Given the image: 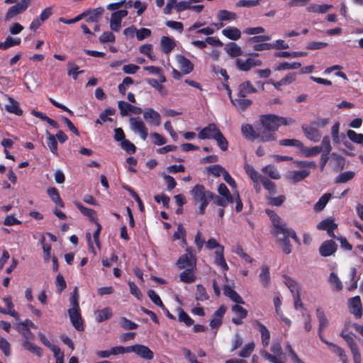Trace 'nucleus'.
Listing matches in <instances>:
<instances>
[{
  "label": "nucleus",
  "instance_id": "8fccbe9b",
  "mask_svg": "<svg viewBox=\"0 0 363 363\" xmlns=\"http://www.w3.org/2000/svg\"><path fill=\"white\" fill-rule=\"evenodd\" d=\"M301 64L300 62H293L289 63L288 62H284L277 65L274 70L280 71V70H287V69H296L301 67Z\"/></svg>",
  "mask_w": 363,
  "mask_h": 363
},
{
  "label": "nucleus",
  "instance_id": "a878e982",
  "mask_svg": "<svg viewBox=\"0 0 363 363\" xmlns=\"http://www.w3.org/2000/svg\"><path fill=\"white\" fill-rule=\"evenodd\" d=\"M310 173L307 169L292 171L289 174L288 179L293 183H297L306 178Z\"/></svg>",
  "mask_w": 363,
  "mask_h": 363
},
{
  "label": "nucleus",
  "instance_id": "4c0bfd02",
  "mask_svg": "<svg viewBox=\"0 0 363 363\" xmlns=\"http://www.w3.org/2000/svg\"><path fill=\"white\" fill-rule=\"evenodd\" d=\"M47 140L46 143L48 147H49L51 152L56 157L58 156V150H57V142L56 138L50 134L49 132H47Z\"/></svg>",
  "mask_w": 363,
  "mask_h": 363
},
{
  "label": "nucleus",
  "instance_id": "e433bc0d",
  "mask_svg": "<svg viewBox=\"0 0 363 363\" xmlns=\"http://www.w3.org/2000/svg\"><path fill=\"white\" fill-rule=\"evenodd\" d=\"M331 7V5L328 4L319 5L312 4L306 8V10L310 13H325Z\"/></svg>",
  "mask_w": 363,
  "mask_h": 363
},
{
  "label": "nucleus",
  "instance_id": "f03ea898",
  "mask_svg": "<svg viewBox=\"0 0 363 363\" xmlns=\"http://www.w3.org/2000/svg\"><path fill=\"white\" fill-rule=\"evenodd\" d=\"M277 239V242L281 247L283 252L289 255L292 251V246L290 244L289 238H291L294 242L298 245L301 244L299 238L297 237L296 232L291 229L288 228L286 224L274 235Z\"/></svg>",
  "mask_w": 363,
  "mask_h": 363
},
{
  "label": "nucleus",
  "instance_id": "0e129e2a",
  "mask_svg": "<svg viewBox=\"0 0 363 363\" xmlns=\"http://www.w3.org/2000/svg\"><path fill=\"white\" fill-rule=\"evenodd\" d=\"M134 83V80L130 77H125L118 86V91L121 94L125 95L127 87Z\"/></svg>",
  "mask_w": 363,
  "mask_h": 363
},
{
  "label": "nucleus",
  "instance_id": "aec40b11",
  "mask_svg": "<svg viewBox=\"0 0 363 363\" xmlns=\"http://www.w3.org/2000/svg\"><path fill=\"white\" fill-rule=\"evenodd\" d=\"M226 311V307L225 306H220L217 311L213 315V318L210 321V326L212 328H218L221 323L223 317Z\"/></svg>",
  "mask_w": 363,
  "mask_h": 363
},
{
  "label": "nucleus",
  "instance_id": "2f4dec72",
  "mask_svg": "<svg viewBox=\"0 0 363 363\" xmlns=\"http://www.w3.org/2000/svg\"><path fill=\"white\" fill-rule=\"evenodd\" d=\"M222 34L227 38L233 40H237L241 37L240 30L235 27H227L222 30Z\"/></svg>",
  "mask_w": 363,
  "mask_h": 363
},
{
  "label": "nucleus",
  "instance_id": "4be33fe9",
  "mask_svg": "<svg viewBox=\"0 0 363 363\" xmlns=\"http://www.w3.org/2000/svg\"><path fill=\"white\" fill-rule=\"evenodd\" d=\"M223 294L225 296L228 297L230 300L237 304L245 303L242 298L228 285H225L223 286Z\"/></svg>",
  "mask_w": 363,
  "mask_h": 363
},
{
  "label": "nucleus",
  "instance_id": "a19ab883",
  "mask_svg": "<svg viewBox=\"0 0 363 363\" xmlns=\"http://www.w3.org/2000/svg\"><path fill=\"white\" fill-rule=\"evenodd\" d=\"M260 182L262 183L264 188L268 191L269 194L273 195L276 194L277 188L274 182L271 181L266 177H262L260 178Z\"/></svg>",
  "mask_w": 363,
  "mask_h": 363
},
{
  "label": "nucleus",
  "instance_id": "dca6fc26",
  "mask_svg": "<svg viewBox=\"0 0 363 363\" xmlns=\"http://www.w3.org/2000/svg\"><path fill=\"white\" fill-rule=\"evenodd\" d=\"M68 315L74 328L78 331H83V320L80 314V309H68Z\"/></svg>",
  "mask_w": 363,
  "mask_h": 363
},
{
  "label": "nucleus",
  "instance_id": "c756f323",
  "mask_svg": "<svg viewBox=\"0 0 363 363\" xmlns=\"http://www.w3.org/2000/svg\"><path fill=\"white\" fill-rule=\"evenodd\" d=\"M259 279L264 287L268 288L270 286V273L269 268L267 265L264 264L262 266L261 272L259 274Z\"/></svg>",
  "mask_w": 363,
  "mask_h": 363
},
{
  "label": "nucleus",
  "instance_id": "7ed1b4c3",
  "mask_svg": "<svg viewBox=\"0 0 363 363\" xmlns=\"http://www.w3.org/2000/svg\"><path fill=\"white\" fill-rule=\"evenodd\" d=\"M206 248L208 250L216 249L215 251V260L214 262L216 265L219 266L223 270L227 271L228 266L224 257V247L220 245L217 240L211 238L206 242Z\"/></svg>",
  "mask_w": 363,
  "mask_h": 363
},
{
  "label": "nucleus",
  "instance_id": "9b49d317",
  "mask_svg": "<svg viewBox=\"0 0 363 363\" xmlns=\"http://www.w3.org/2000/svg\"><path fill=\"white\" fill-rule=\"evenodd\" d=\"M143 118L150 125L159 126L161 123L160 114L152 108L145 109L143 112Z\"/></svg>",
  "mask_w": 363,
  "mask_h": 363
},
{
  "label": "nucleus",
  "instance_id": "ddd939ff",
  "mask_svg": "<svg viewBox=\"0 0 363 363\" xmlns=\"http://www.w3.org/2000/svg\"><path fill=\"white\" fill-rule=\"evenodd\" d=\"M348 306L350 311L355 318H360L362 315V307L361 298L359 296H356L349 299Z\"/></svg>",
  "mask_w": 363,
  "mask_h": 363
},
{
  "label": "nucleus",
  "instance_id": "69168bd1",
  "mask_svg": "<svg viewBox=\"0 0 363 363\" xmlns=\"http://www.w3.org/2000/svg\"><path fill=\"white\" fill-rule=\"evenodd\" d=\"M120 325L125 330H134L137 329L138 327V324L125 317L121 318Z\"/></svg>",
  "mask_w": 363,
  "mask_h": 363
},
{
  "label": "nucleus",
  "instance_id": "bf43d9fd",
  "mask_svg": "<svg viewBox=\"0 0 363 363\" xmlns=\"http://www.w3.org/2000/svg\"><path fill=\"white\" fill-rule=\"evenodd\" d=\"M347 137L350 140L357 143L363 145V134L357 133L354 130H348L347 133Z\"/></svg>",
  "mask_w": 363,
  "mask_h": 363
},
{
  "label": "nucleus",
  "instance_id": "c85d7f7f",
  "mask_svg": "<svg viewBox=\"0 0 363 363\" xmlns=\"http://www.w3.org/2000/svg\"><path fill=\"white\" fill-rule=\"evenodd\" d=\"M230 102L240 111H245L252 104V101L250 99L239 97H238L237 99H231Z\"/></svg>",
  "mask_w": 363,
  "mask_h": 363
},
{
  "label": "nucleus",
  "instance_id": "4d7b16f0",
  "mask_svg": "<svg viewBox=\"0 0 363 363\" xmlns=\"http://www.w3.org/2000/svg\"><path fill=\"white\" fill-rule=\"evenodd\" d=\"M226 169L220 164H213L207 167L208 174H212L216 177H220L224 173Z\"/></svg>",
  "mask_w": 363,
  "mask_h": 363
},
{
  "label": "nucleus",
  "instance_id": "09e8293b",
  "mask_svg": "<svg viewBox=\"0 0 363 363\" xmlns=\"http://www.w3.org/2000/svg\"><path fill=\"white\" fill-rule=\"evenodd\" d=\"M245 169L247 175L250 177V179L253 181L254 183L257 184L258 182H260V178L262 177L259 174V173L255 171L252 166L246 164L245 165Z\"/></svg>",
  "mask_w": 363,
  "mask_h": 363
},
{
  "label": "nucleus",
  "instance_id": "79ce46f5",
  "mask_svg": "<svg viewBox=\"0 0 363 363\" xmlns=\"http://www.w3.org/2000/svg\"><path fill=\"white\" fill-rule=\"evenodd\" d=\"M213 140L216 141L218 146L222 151L228 150V142L220 130L216 133Z\"/></svg>",
  "mask_w": 363,
  "mask_h": 363
},
{
  "label": "nucleus",
  "instance_id": "49530a36",
  "mask_svg": "<svg viewBox=\"0 0 363 363\" xmlns=\"http://www.w3.org/2000/svg\"><path fill=\"white\" fill-rule=\"evenodd\" d=\"M195 298L198 301H205L209 298L206 289L203 285L198 284L196 286Z\"/></svg>",
  "mask_w": 363,
  "mask_h": 363
},
{
  "label": "nucleus",
  "instance_id": "39448f33",
  "mask_svg": "<svg viewBox=\"0 0 363 363\" xmlns=\"http://www.w3.org/2000/svg\"><path fill=\"white\" fill-rule=\"evenodd\" d=\"M186 253L179 257L177 262L179 269H196V257L192 247H188Z\"/></svg>",
  "mask_w": 363,
  "mask_h": 363
},
{
  "label": "nucleus",
  "instance_id": "13d9d810",
  "mask_svg": "<svg viewBox=\"0 0 363 363\" xmlns=\"http://www.w3.org/2000/svg\"><path fill=\"white\" fill-rule=\"evenodd\" d=\"M329 281L333 286V290L340 291L342 288V284L337 275L335 272H331L329 277Z\"/></svg>",
  "mask_w": 363,
  "mask_h": 363
},
{
  "label": "nucleus",
  "instance_id": "de8ad7c7",
  "mask_svg": "<svg viewBox=\"0 0 363 363\" xmlns=\"http://www.w3.org/2000/svg\"><path fill=\"white\" fill-rule=\"evenodd\" d=\"M262 172L267 174L270 178L273 179H279L281 175L274 165H267L262 168Z\"/></svg>",
  "mask_w": 363,
  "mask_h": 363
},
{
  "label": "nucleus",
  "instance_id": "bb28decb",
  "mask_svg": "<svg viewBox=\"0 0 363 363\" xmlns=\"http://www.w3.org/2000/svg\"><path fill=\"white\" fill-rule=\"evenodd\" d=\"M178 62L179 68L184 74H189L194 69V65L192 62L183 55L178 57Z\"/></svg>",
  "mask_w": 363,
  "mask_h": 363
},
{
  "label": "nucleus",
  "instance_id": "2eb2a0df",
  "mask_svg": "<svg viewBox=\"0 0 363 363\" xmlns=\"http://www.w3.org/2000/svg\"><path fill=\"white\" fill-rule=\"evenodd\" d=\"M301 128L305 134V136L311 141L316 143L320 140L322 134L320 131L316 128L308 125L306 124H303L301 125Z\"/></svg>",
  "mask_w": 363,
  "mask_h": 363
},
{
  "label": "nucleus",
  "instance_id": "1a4fd4ad",
  "mask_svg": "<svg viewBox=\"0 0 363 363\" xmlns=\"http://www.w3.org/2000/svg\"><path fill=\"white\" fill-rule=\"evenodd\" d=\"M131 352H134L138 357L146 359L151 360L154 358L153 352L147 347L144 345L136 344L130 346Z\"/></svg>",
  "mask_w": 363,
  "mask_h": 363
},
{
  "label": "nucleus",
  "instance_id": "5fc2aeb1",
  "mask_svg": "<svg viewBox=\"0 0 363 363\" xmlns=\"http://www.w3.org/2000/svg\"><path fill=\"white\" fill-rule=\"evenodd\" d=\"M325 344L332 347L333 352L336 353L341 361L346 360V359H347V356L342 348L329 341Z\"/></svg>",
  "mask_w": 363,
  "mask_h": 363
},
{
  "label": "nucleus",
  "instance_id": "f257e3e1",
  "mask_svg": "<svg viewBox=\"0 0 363 363\" xmlns=\"http://www.w3.org/2000/svg\"><path fill=\"white\" fill-rule=\"evenodd\" d=\"M293 123L294 120L291 118L275 114L262 115L255 128L250 123H243L241 125V133L242 136L250 141L272 142L277 140L276 132L281 125H287Z\"/></svg>",
  "mask_w": 363,
  "mask_h": 363
},
{
  "label": "nucleus",
  "instance_id": "c03bdc74",
  "mask_svg": "<svg viewBox=\"0 0 363 363\" xmlns=\"http://www.w3.org/2000/svg\"><path fill=\"white\" fill-rule=\"evenodd\" d=\"M331 198V194L326 193L324 194L317 201V203L314 206V210L315 211H320L323 210V208L325 207L326 204L329 201V200Z\"/></svg>",
  "mask_w": 363,
  "mask_h": 363
},
{
  "label": "nucleus",
  "instance_id": "3c124183",
  "mask_svg": "<svg viewBox=\"0 0 363 363\" xmlns=\"http://www.w3.org/2000/svg\"><path fill=\"white\" fill-rule=\"evenodd\" d=\"M355 174L352 171H347L342 173H340L335 178V183H345L351 179H352L354 177Z\"/></svg>",
  "mask_w": 363,
  "mask_h": 363
},
{
  "label": "nucleus",
  "instance_id": "052dcab7",
  "mask_svg": "<svg viewBox=\"0 0 363 363\" xmlns=\"http://www.w3.org/2000/svg\"><path fill=\"white\" fill-rule=\"evenodd\" d=\"M179 313V321L183 322L186 326H191L194 324V320L181 308Z\"/></svg>",
  "mask_w": 363,
  "mask_h": 363
},
{
  "label": "nucleus",
  "instance_id": "0eeeda50",
  "mask_svg": "<svg viewBox=\"0 0 363 363\" xmlns=\"http://www.w3.org/2000/svg\"><path fill=\"white\" fill-rule=\"evenodd\" d=\"M130 123L131 129L140 134L141 138L145 140L148 136V129L144 122L140 118H130Z\"/></svg>",
  "mask_w": 363,
  "mask_h": 363
},
{
  "label": "nucleus",
  "instance_id": "f3484780",
  "mask_svg": "<svg viewBox=\"0 0 363 363\" xmlns=\"http://www.w3.org/2000/svg\"><path fill=\"white\" fill-rule=\"evenodd\" d=\"M104 9L102 7H98L96 9L86 10L82 13L84 14V18H86L87 23H98L101 19Z\"/></svg>",
  "mask_w": 363,
  "mask_h": 363
},
{
  "label": "nucleus",
  "instance_id": "20e7f679",
  "mask_svg": "<svg viewBox=\"0 0 363 363\" xmlns=\"http://www.w3.org/2000/svg\"><path fill=\"white\" fill-rule=\"evenodd\" d=\"M196 203H209L213 199V193L206 189L202 184H196L191 190Z\"/></svg>",
  "mask_w": 363,
  "mask_h": 363
},
{
  "label": "nucleus",
  "instance_id": "cd10ccee",
  "mask_svg": "<svg viewBox=\"0 0 363 363\" xmlns=\"http://www.w3.org/2000/svg\"><path fill=\"white\" fill-rule=\"evenodd\" d=\"M195 271L196 269H184L179 274L180 281L186 284L193 283L196 279Z\"/></svg>",
  "mask_w": 363,
  "mask_h": 363
},
{
  "label": "nucleus",
  "instance_id": "473e14b6",
  "mask_svg": "<svg viewBox=\"0 0 363 363\" xmlns=\"http://www.w3.org/2000/svg\"><path fill=\"white\" fill-rule=\"evenodd\" d=\"M47 194L51 200L58 206L63 208L65 203L61 199L59 191L55 187H50L47 189Z\"/></svg>",
  "mask_w": 363,
  "mask_h": 363
},
{
  "label": "nucleus",
  "instance_id": "c9c22d12",
  "mask_svg": "<svg viewBox=\"0 0 363 363\" xmlns=\"http://www.w3.org/2000/svg\"><path fill=\"white\" fill-rule=\"evenodd\" d=\"M226 52L232 57H237L242 54V51L240 46L235 43H229L225 46Z\"/></svg>",
  "mask_w": 363,
  "mask_h": 363
},
{
  "label": "nucleus",
  "instance_id": "f8f14e48",
  "mask_svg": "<svg viewBox=\"0 0 363 363\" xmlns=\"http://www.w3.org/2000/svg\"><path fill=\"white\" fill-rule=\"evenodd\" d=\"M265 212L272 221L273 228L271 233L274 236L278 231L282 230L286 223L282 221L281 218L274 211L267 209Z\"/></svg>",
  "mask_w": 363,
  "mask_h": 363
},
{
  "label": "nucleus",
  "instance_id": "774afa93",
  "mask_svg": "<svg viewBox=\"0 0 363 363\" xmlns=\"http://www.w3.org/2000/svg\"><path fill=\"white\" fill-rule=\"evenodd\" d=\"M121 146L128 154H134L136 151L135 145L127 139L121 143Z\"/></svg>",
  "mask_w": 363,
  "mask_h": 363
},
{
  "label": "nucleus",
  "instance_id": "a18cd8bd",
  "mask_svg": "<svg viewBox=\"0 0 363 363\" xmlns=\"http://www.w3.org/2000/svg\"><path fill=\"white\" fill-rule=\"evenodd\" d=\"M21 43V39L18 38H13L11 36H8L6 40L3 43H0V49L5 50L11 47L18 45Z\"/></svg>",
  "mask_w": 363,
  "mask_h": 363
},
{
  "label": "nucleus",
  "instance_id": "f704fd0d",
  "mask_svg": "<svg viewBox=\"0 0 363 363\" xmlns=\"http://www.w3.org/2000/svg\"><path fill=\"white\" fill-rule=\"evenodd\" d=\"M22 347L30 352L31 353L35 354L38 357H40L43 355V350L41 347L37 346L34 343L30 342V341H23L22 342Z\"/></svg>",
  "mask_w": 363,
  "mask_h": 363
},
{
  "label": "nucleus",
  "instance_id": "680f3d73",
  "mask_svg": "<svg viewBox=\"0 0 363 363\" xmlns=\"http://www.w3.org/2000/svg\"><path fill=\"white\" fill-rule=\"evenodd\" d=\"M67 66L69 68L67 74L68 75L72 76L74 79H77L78 75L84 72L83 70L79 71V67L74 62H69Z\"/></svg>",
  "mask_w": 363,
  "mask_h": 363
},
{
  "label": "nucleus",
  "instance_id": "b1692460",
  "mask_svg": "<svg viewBox=\"0 0 363 363\" xmlns=\"http://www.w3.org/2000/svg\"><path fill=\"white\" fill-rule=\"evenodd\" d=\"M255 324L258 327L261 334L262 344L263 347H266L269 345L270 333L267 327L258 320H255Z\"/></svg>",
  "mask_w": 363,
  "mask_h": 363
},
{
  "label": "nucleus",
  "instance_id": "4468645a",
  "mask_svg": "<svg viewBox=\"0 0 363 363\" xmlns=\"http://www.w3.org/2000/svg\"><path fill=\"white\" fill-rule=\"evenodd\" d=\"M337 250V245L333 240L324 241L319 247V253L322 257H329Z\"/></svg>",
  "mask_w": 363,
  "mask_h": 363
},
{
  "label": "nucleus",
  "instance_id": "393cba45",
  "mask_svg": "<svg viewBox=\"0 0 363 363\" xmlns=\"http://www.w3.org/2000/svg\"><path fill=\"white\" fill-rule=\"evenodd\" d=\"M75 206L79 210V211L83 215L88 217L91 222H93L94 223H99L98 219L96 216V212L94 209L86 208L79 202H76Z\"/></svg>",
  "mask_w": 363,
  "mask_h": 363
},
{
  "label": "nucleus",
  "instance_id": "e2e57ef3",
  "mask_svg": "<svg viewBox=\"0 0 363 363\" xmlns=\"http://www.w3.org/2000/svg\"><path fill=\"white\" fill-rule=\"evenodd\" d=\"M147 296L156 306L160 307L161 308H164V305L163 304L160 297L154 290L150 289L147 291Z\"/></svg>",
  "mask_w": 363,
  "mask_h": 363
},
{
  "label": "nucleus",
  "instance_id": "603ef678",
  "mask_svg": "<svg viewBox=\"0 0 363 363\" xmlns=\"http://www.w3.org/2000/svg\"><path fill=\"white\" fill-rule=\"evenodd\" d=\"M213 202L214 204L223 208H225L228 203H233V199L230 200L228 197L219 196L213 194Z\"/></svg>",
  "mask_w": 363,
  "mask_h": 363
},
{
  "label": "nucleus",
  "instance_id": "37998d69",
  "mask_svg": "<svg viewBox=\"0 0 363 363\" xmlns=\"http://www.w3.org/2000/svg\"><path fill=\"white\" fill-rule=\"evenodd\" d=\"M337 225L332 218H326L321 220L317 225V228L321 230H328V229H336Z\"/></svg>",
  "mask_w": 363,
  "mask_h": 363
},
{
  "label": "nucleus",
  "instance_id": "7c9ffc66",
  "mask_svg": "<svg viewBox=\"0 0 363 363\" xmlns=\"http://www.w3.org/2000/svg\"><path fill=\"white\" fill-rule=\"evenodd\" d=\"M8 99L10 102L9 105H6V110L11 113H13L16 116H21L23 115V111L19 106V103L16 101L13 98L8 96Z\"/></svg>",
  "mask_w": 363,
  "mask_h": 363
},
{
  "label": "nucleus",
  "instance_id": "6e6552de",
  "mask_svg": "<svg viewBox=\"0 0 363 363\" xmlns=\"http://www.w3.org/2000/svg\"><path fill=\"white\" fill-rule=\"evenodd\" d=\"M235 64L239 70L247 72L252 67L261 66L262 62L260 60H255L253 58H247V60L238 58L235 61Z\"/></svg>",
  "mask_w": 363,
  "mask_h": 363
},
{
  "label": "nucleus",
  "instance_id": "72a5a7b5",
  "mask_svg": "<svg viewBox=\"0 0 363 363\" xmlns=\"http://www.w3.org/2000/svg\"><path fill=\"white\" fill-rule=\"evenodd\" d=\"M96 320L98 323H102L105 320L110 319L112 315V310L109 307H106L101 310H98L96 312Z\"/></svg>",
  "mask_w": 363,
  "mask_h": 363
},
{
  "label": "nucleus",
  "instance_id": "6e6d98bb",
  "mask_svg": "<svg viewBox=\"0 0 363 363\" xmlns=\"http://www.w3.org/2000/svg\"><path fill=\"white\" fill-rule=\"evenodd\" d=\"M79 292L77 287H75L74 289L73 292L72 293L71 297L69 298V302L71 305V308L69 309H75V310H79Z\"/></svg>",
  "mask_w": 363,
  "mask_h": 363
},
{
  "label": "nucleus",
  "instance_id": "6ab92c4d",
  "mask_svg": "<svg viewBox=\"0 0 363 363\" xmlns=\"http://www.w3.org/2000/svg\"><path fill=\"white\" fill-rule=\"evenodd\" d=\"M257 89L252 85L250 81H245L238 86V97L245 98L248 94H255Z\"/></svg>",
  "mask_w": 363,
  "mask_h": 363
},
{
  "label": "nucleus",
  "instance_id": "338daca9",
  "mask_svg": "<svg viewBox=\"0 0 363 363\" xmlns=\"http://www.w3.org/2000/svg\"><path fill=\"white\" fill-rule=\"evenodd\" d=\"M255 348V343L253 342L246 344L239 352V356L241 357H248Z\"/></svg>",
  "mask_w": 363,
  "mask_h": 363
},
{
  "label": "nucleus",
  "instance_id": "a211bd4d",
  "mask_svg": "<svg viewBox=\"0 0 363 363\" xmlns=\"http://www.w3.org/2000/svg\"><path fill=\"white\" fill-rule=\"evenodd\" d=\"M220 130L217 128L216 124L209 123L207 126L204 127L198 133V138L201 140L213 139L216 133Z\"/></svg>",
  "mask_w": 363,
  "mask_h": 363
},
{
  "label": "nucleus",
  "instance_id": "58836bf2",
  "mask_svg": "<svg viewBox=\"0 0 363 363\" xmlns=\"http://www.w3.org/2000/svg\"><path fill=\"white\" fill-rule=\"evenodd\" d=\"M31 114L33 116L41 119L42 121H46L49 125H50L54 128L57 129L59 128L58 123L55 120L49 118L43 112L33 110L31 111Z\"/></svg>",
  "mask_w": 363,
  "mask_h": 363
},
{
  "label": "nucleus",
  "instance_id": "412c9836",
  "mask_svg": "<svg viewBox=\"0 0 363 363\" xmlns=\"http://www.w3.org/2000/svg\"><path fill=\"white\" fill-rule=\"evenodd\" d=\"M218 19L220 21L219 23H215L218 28H220L223 26V21H235L237 19L238 16L235 12H232L228 10H220L217 14Z\"/></svg>",
  "mask_w": 363,
  "mask_h": 363
},
{
  "label": "nucleus",
  "instance_id": "423d86ee",
  "mask_svg": "<svg viewBox=\"0 0 363 363\" xmlns=\"http://www.w3.org/2000/svg\"><path fill=\"white\" fill-rule=\"evenodd\" d=\"M30 4V0H21L15 5L11 6L5 16V21H10L18 14L23 13Z\"/></svg>",
  "mask_w": 363,
  "mask_h": 363
},
{
  "label": "nucleus",
  "instance_id": "5701e85b",
  "mask_svg": "<svg viewBox=\"0 0 363 363\" xmlns=\"http://www.w3.org/2000/svg\"><path fill=\"white\" fill-rule=\"evenodd\" d=\"M160 46L162 51L168 54L174 49L176 43L173 38L169 36H162L160 40Z\"/></svg>",
  "mask_w": 363,
  "mask_h": 363
},
{
  "label": "nucleus",
  "instance_id": "864d4df0",
  "mask_svg": "<svg viewBox=\"0 0 363 363\" xmlns=\"http://www.w3.org/2000/svg\"><path fill=\"white\" fill-rule=\"evenodd\" d=\"M325 344L332 347L333 352L336 353L341 361L346 360V359H347V356L342 348L329 341Z\"/></svg>",
  "mask_w": 363,
  "mask_h": 363
},
{
  "label": "nucleus",
  "instance_id": "9d476101",
  "mask_svg": "<svg viewBox=\"0 0 363 363\" xmlns=\"http://www.w3.org/2000/svg\"><path fill=\"white\" fill-rule=\"evenodd\" d=\"M316 315H317V318L319 322V326H318L319 338L323 342L328 343V340L323 335V331L324 328H326L327 325H328V320L325 314V312L320 307H318L316 308Z\"/></svg>",
  "mask_w": 363,
  "mask_h": 363
},
{
  "label": "nucleus",
  "instance_id": "ea45409f",
  "mask_svg": "<svg viewBox=\"0 0 363 363\" xmlns=\"http://www.w3.org/2000/svg\"><path fill=\"white\" fill-rule=\"evenodd\" d=\"M301 150L305 157H310L316 156L321 153V152L323 151V147L316 145L311 147H304L303 146V147L301 148Z\"/></svg>",
  "mask_w": 363,
  "mask_h": 363
}]
</instances>
